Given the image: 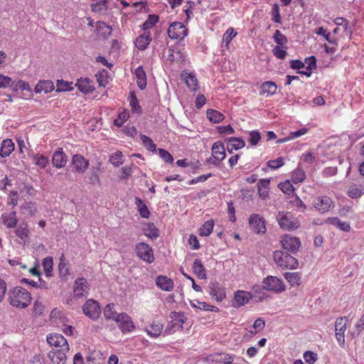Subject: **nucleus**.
Wrapping results in <instances>:
<instances>
[{"label":"nucleus","instance_id":"1","mask_svg":"<svg viewBox=\"0 0 364 364\" xmlns=\"http://www.w3.org/2000/svg\"><path fill=\"white\" fill-rule=\"evenodd\" d=\"M10 304L17 308L24 309L27 307L31 301L30 293L21 287H16L9 292Z\"/></svg>","mask_w":364,"mask_h":364},{"label":"nucleus","instance_id":"2","mask_svg":"<svg viewBox=\"0 0 364 364\" xmlns=\"http://www.w3.org/2000/svg\"><path fill=\"white\" fill-rule=\"evenodd\" d=\"M276 219L279 227L284 230H294L300 226V222L298 218H295L290 212L279 211Z\"/></svg>","mask_w":364,"mask_h":364},{"label":"nucleus","instance_id":"3","mask_svg":"<svg viewBox=\"0 0 364 364\" xmlns=\"http://www.w3.org/2000/svg\"><path fill=\"white\" fill-rule=\"evenodd\" d=\"M273 257L277 264L282 268L296 269L299 265L297 259L287 252L276 250Z\"/></svg>","mask_w":364,"mask_h":364},{"label":"nucleus","instance_id":"4","mask_svg":"<svg viewBox=\"0 0 364 364\" xmlns=\"http://www.w3.org/2000/svg\"><path fill=\"white\" fill-rule=\"evenodd\" d=\"M83 313L92 320H97L101 314L99 303L94 299H88L82 307Z\"/></svg>","mask_w":364,"mask_h":364},{"label":"nucleus","instance_id":"5","mask_svg":"<svg viewBox=\"0 0 364 364\" xmlns=\"http://www.w3.org/2000/svg\"><path fill=\"white\" fill-rule=\"evenodd\" d=\"M348 319L347 317L338 318L335 322L336 338L340 346L345 345V331H346Z\"/></svg>","mask_w":364,"mask_h":364},{"label":"nucleus","instance_id":"6","mask_svg":"<svg viewBox=\"0 0 364 364\" xmlns=\"http://www.w3.org/2000/svg\"><path fill=\"white\" fill-rule=\"evenodd\" d=\"M264 289L274 291L276 293L282 292L285 289V285L281 279L277 277L268 276L263 280Z\"/></svg>","mask_w":364,"mask_h":364},{"label":"nucleus","instance_id":"7","mask_svg":"<svg viewBox=\"0 0 364 364\" xmlns=\"http://www.w3.org/2000/svg\"><path fill=\"white\" fill-rule=\"evenodd\" d=\"M168 35L171 39H183L188 33L187 28L180 22L172 23L168 28Z\"/></svg>","mask_w":364,"mask_h":364},{"label":"nucleus","instance_id":"8","mask_svg":"<svg viewBox=\"0 0 364 364\" xmlns=\"http://www.w3.org/2000/svg\"><path fill=\"white\" fill-rule=\"evenodd\" d=\"M280 242L285 250L292 254H296L301 246L300 240L290 235H285L282 238Z\"/></svg>","mask_w":364,"mask_h":364},{"label":"nucleus","instance_id":"9","mask_svg":"<svg viewBox=\"0 0 364 364\" xmlns=\"http://www.w3.org/2000/svg\"><path fill=\"white\" fill-rule=\"evenodd\" d=\"M136 251L137 256L144 262L151 264L154 261L153 250L149 245L139 242L136 245Z\"/></svg>","mask_w":364,"mask_h":364},{"label":"nucleus","instance_id":"10","mask_svg":"<svg viewBox=\"0 0 364 364\" xmlns=\"http://www.w3.org/2000/svg\"><path fill=\"white\" fill-rule=\"evenodd\" d=\"M119 328L123 333H129L135 329V326L131 317L126 313H121L116 318Z\"/></svg>","mask_w":364,"mask_h":364},{"label":"nucleus","instance_id":"11","mask_svg":"<svg viewBox=\"0 0 364 364\" xmlns=\"http://www.w3.org/2000/svg\"><path fill=\"white\" fill-rule=\"evenodd\" d=\"M212 154L213 159H210L208 161L215 166H218L219 162L223 161L225 157L223 143L221 141L215 142L212 146Z\"/></svg>","mask_w":364,"mask_h":364},{"label":"nucleus","instance_id":"12","mask_svg":"<svg viewBox=\"0 0 364 364\" xmlns=\"http://www.w3.org/2000/svg\"><path fill=\"white\" fill-rule=\"evenodd\" d=\"M47 341L50 346H53L55 349H60L64 348L69 350V345L64 336L59 333H52L47 336Z\"/></svg>","mask_w":364,"mask_h":364},{"label":"nucleus","instance_id":"13","mask_svg":"<svg viewBox=\"0 0 364 364\" xmlns=\"http://www.w3.org/2000/svg\"><path fill=\"white\" fill-rule=\"evenodd\" d=\"M68 351L69 350H65L64 348L53 349L48 352V357L53 364H65Z\"/></svg>","mask_w":364,"mask_h":364},{"label":"nucleus","instance_id":"14","mask_svg":"<svg viewBox=\"0 0 364 364\" xmlns=\"http://www.w3.org/2000/svg\"><path fill=\"white\" fill-rule=\"evenodd\" d=\"M333 205V201L328 196H320L314 201V206L321 213L328 212Z\"/></svg>","mask_w":364,"mask_h":364},{"label":"nucleus","instance_id":"15","mask_svg":"<svg viewBox=\"0 0 364 364\" xmlns=\"http://www.w3.org/2000/svg\"><path fill=\"white\" fill-rule=\"evenodd\" d=\"M249 223L251 228L257 233L262 232L266 231V226L264 224V220L262 217L258 214H252L249 218Z\"/></svg>","mask_w":364,"mask_h":364},{"label":"nucleus","instance_id":"16","mask_svg":"<svg viewBox=\"0 0 364 364\" xmlns=\"http://www.w3.org/2000/svg\"><path fill=\"white\" fill-rule=\"evenodd\" d=\"M89 285L85 278L78 277L74 282V296L75 297H82L89 291Z\"/></svg>","mask_w":364,"mask_h":364},{"label":"nucleus","instance_id":"17","mask_svg":"<svg viewBox=\"0 0 364 364\" xmlns=\"http://www.w3.org/2000/svg\"><path fill=\"white\" fill-rule=\"evenodd\" d=\"M170 318L172 321L169 323L166 331H168L171 332L173 328L176 327V325L180 328H183V324L184 323L186 319L183 312L172 311L170 314Z\"/></svg>","mask_w":364,"mask_h":364},{"label":"nucleus","instance_id":"18","mask_svg":"<svg viewBox=\"0 0 364 364\" xmlns=\"http://www.w3.org/2000/svg\"><path fill=\"white\" fill-rule=\"evenodd\" d=\"M209 290L211 296L218 301H223L226 296L224 289L218 282H211L209 284Z\"/></svg>","mask_w":364,"mask_h":364},{"label":"nucleus","instance_id":"19","mask_svg":"<svg viewBox=\"0 0 364 364\" xmlns=\"http://www.w3.org/2000/svg\"><path fill=\"white\" fill-rule=\"evenodd\" d=\"M72 163L75 171L80 173H84L89 165L88 161L83 156L78 154L73 156Z\"/></svg>","mask_w":364,"mask_h":364},{"label":"nucleus","instance_id":"20","mask_svg":"<svg viewBox=\"0 0 364 364\" xmlns=\"http://www.w3.org/2000/svg\"><path fill=\"white\" fill-rule=\"evenodd\" d=\"M156 284L161 289L170 291L173 289V282L166 276L159 275L156 278Z\"/></svg>","mask_w":364,"mask_h":364},{"label":"nucleus","instance_id":"21","mask_svg":"<svg viewBox=\"0 0 364 364\" xmlns=\"http://www.w3.org/2000/svg\"><path fill=\"white\" fill-rule=\"evenodd\" d=\"M67 162V157L62 149H58L53 155L52 163L57 168L64 167Z\"/></svg>","mask_w":364,"mask_h":364},{"label":"nucleus","instance_id":"22","mask_svg":"<svg viewBox=\"0 0 364 364\" xmlns=\"http://www.w3.org/2000/svg\"><path fill=\"white\" fill-rule=\"evenodd\" d=\"M151 37L149 32H144V34L139 36L135 41L136 47L140 50H145L151 41Z\"/></svg>","mask_w":364,"mask_h":364},{"label":"nucleus","instance_id":"23","mask_svg":"<svg viewBox=\"0 0 364 364\" xmlns=\"http://www.w3.org/2000/svg\"><path fill=\"white\" fill-rule=\"evenodd\" d=\"M136 83L140 90H143L146 87V75L142 66H139L134 72Z\"/></svg>","mask_w":364,"mask_h":364},{"label":"nucleus","instance_id":"24","mask_svg":"<svg viewBox=\"0 0 364 364\" xmlns=\"http://www.w3.org/2000/svg\"><path fill=\"white\" fill-rule=\"evenodd\" d=\"M325 223L331 224L343 231L348 232L350 230V226L348 223L343 222L337 217L328 218L325 220Z\"/></svg>","mask_w":364,"mask_h":364},{"label":"nucleus","instance_id":"25","mask_svg":"<svg viewBox=\"0 0 364 364\" xmlns=\"http://www.w3.org/2000/svg\"><path fill=\"white\" fill-rule=\"evenodd\" d=\"M245 146V142L242 138L231 137L228 139L227 149L231 153L232 150H238Z\"/></svg>","mask_w":364,"mask_h":364},{"label":"nucleus","instance_id":"26","mask_svg":"<svg viewBox=\"0 0 364 364\" xmlns=\"http://www.w3.org/2000/svg\"><path fill=\"white\" fill-rule=\"evenodd\" d=\"M14 150V144L11 139H6L1 143L0 148V156L2 158L9 156L11 152Z\"/></svg>","mask_w":364,"mask_h":364},{"label":"nucleus","instance_id":"27","mask_svg":"<svg viewBox=\"0 0 364 364\" xmlns=\"http://www.w3.org/2000/svg\"><path fill=\"white\" fill-rule=\"evenodd\" d=\"M182 77L188 87L191 90H196L198 88V80L196 75L191 73H183Z\"/></svg>","mask_w":364,"mask_h":364},{"label":"nucleus","instance_id":"28","mask_svg":"<svg viewBox=\"0 0 364 364\" xmlns=\"http://www.w3.org/2000/svg\"><path fill=\"white\" fill-rule=\"evenodd\" d=\"M249 299L250 296L248 293L242 291H238L235 294L233 306L235 307L242 306L247 304L249 301Z\"/></svg>","mask_w":364,"mask_h":364},{"label":"nucleus","instance_id":"29","mask_svg":"<svg viewBox=\"0 0 364 364\" xmlns=\"http://www.w3.org/2000/svg\"><path fill=\"white\" fill-rule=\"evenodd\" d=\"M168 60L173 63H180L183 62L184 55L183 53L178 49H168Z\"/></svg>","mask_w":364,"mask_h":364},{"label":"nucleus","instance_id":"30","mask_svg":"<svg viewBox=\"0 0 364 364\" xmlns=\"http://www.w3.org/2000/svg\"><path fill=\"white\" fill-rule=\"evenodd\" d=\"M193 272L200 279H206V271L201 261L196 259L193 264Z\"/></svg>","mask_w":364,"mask_h":364},{"label":"nucleus","instance_id":"31","mask_svg":"<svg viewBox=\"0 0 364 364\" xmlns=\"http://www.w3.org/2000/svg\"><path fill=\"white\" fill-rule=\"evenodd\" d=\"M15 233L17 237L21 238L24 244L29 242V230L26 225H18L15 230Z\"/></svg>","mask_w":364,"mask_h":364},{"label":"nucleus","instance_id":"32","mask_svg":"<svg viewBox=\"0 0 364 364\" xmlns=\"http://www.w3.org/2000/svg\"><path fill=\"white\" fill-rule=\"evenodd\" d=\"M103 314L106 320H113L116 321V318L119 314L114 311V304L110 303L105 306Z\"/></svg>","mask_w":364,"mask_h":364},{"label":"nucleus","instance_id":"33","mask_svg":"<svg viewBox=\"0 0 364 364\" xmlns=\"http://www.w3.org/2000/svg\"><path fill=\"white\" fill-rule=\"evenodd\" d=\"M53 90H54V85L53 83L50 80H44L39 82L35 87V92L36 93L41 92L42 91H44L46 93H48L49 92H51Z\"/></svg>","mask_w":364,"mask_h":364},{"label":"nucleus","instance_id":"34","mask_svg":"<svg viewBox=\"0 0 364 364\" xmlns=\"http://www.w3.org/2000/svg\"><path fill=\"white\" fill-rule=\"evenodd\" d=\"M206 114L208 119L213 123H219L224 119V115L215 109H209L207 110Z\"/></svg>","mask_w":364,"mask_h":364},{"label":"nucleus","instance_id":"35","mask_svg":"<svg viewBox=\"0 0 364 364\" xmlns=\"http://www.w3.org/2000/svg\"><path fill=\"white\" fill-rule=\"evenodd\" d=\"M261 94H269L274 95L277 91V85L272 81H267L262 84L261 85Z\"/></svg>","mask_w":364,"mask_h":364},{"label":"nucleus","instance_id":"36","mask_svg":"<svg viewBox=\"0 0 364 364\" xmlns=\"http://www.w3.org/2000/svg\"><path fill=\"white\" fill-rule=\"evenodd\" d=\"M75 85L77 87L80 91L84 93H88L93 90L90 85V81L88 78L78 80Z\"/></svg>","mask_w":364,"mask_h":364},{"label":"nucleus","instance_id":"37","mask_svg":"<svg viewBox=\"0 0 364 364\" xmlns=\"http://www.w3.org/2000/svg\"><path fill=\"white\" fill-rule=\"evenodd\" d=\"M16 214V211H12L8 215H3L4 223L7 228H11L16 226L18 220Z\"/></svg>","mask_w":364,"mask_h":364},{"label":"nucleus","instance_id":"38","mask_svg":"<svg viewBox=\"0 0 364 364\" xmlns=\"http://www.w3.org/2000/svg\"><path fill=\"white\" fill-rule=\"evenodd\" d=\"M135 203L139 209L140 215L144 218H148L150 215V212L149 210L148 207L143 202V200L139 198L136 197Z\"/></svg>","mask_w":364,"mask_h":364},{"label":"nucleus","instance_id":"39","mask_svg":"<svg viewBox=\"0 0 364 364\" xmlns=\"http://www.w3.org/2000/svg\"><path fill=\"white\" fill-rule=\"evenodd\" d=\"M213 227L214 221L213 220L205 222L199 229V235L203 237L208 236L212 232Z\"/></svg>","mask_w":364,"mask_h":364},{"label":"nucleus","instance_id":"40","mask_svg":"<svg viewBox=\"0 0 364 364\" xmlns=\"http://www.w3.org/2000/svg\"><path fill=\"white\" fill-rule=\"evenodd\" d=\"M91 10L95 13H102L107 11L108 9L107 0H100L91 4Z\"/></svg>","mask_w":364,"mask_h":364},{"label":"nucleus","instance_id":"41","mask_svg":"<svg viewBox=\"0 0 364 364\" xmlns=\"http://www.w3.org/2000/svg\"><path fill=\"white\" fill-rule=\"evenodd\" d=\"M109 162L115 167H119L124 163L122 151H117L109 156Z\"/></svg>","mask_w":364,"mask_h":364},{"label":"nucleus","instance_id":"42","mask_svg":"<svg viewBox=\"0 0 364 364\" xmlns=\"http://www.w3.org/2000/svg\"><path fill=\"white\" fill-rule=\"evenodd\" d=\"M284 278L290 283L291 285H299L301 279L299 273L298 272H286L284 274Z\"/></svg>","mask_w":364,"mask_h":364},{"label":"nucleus","instance_id":"43","mask_svg":"<svg viewBox=\"0 0 364 364\" xmlns=\"http://www.w3.org/2000/svg\"><path fill=\"white\" fill-rule=\"evenodd\" d=\"M43 267L47 277L52 275L53 261L51 257H47L43 260Z\"/></svg>","mask_w":364,"mask_h":364},{"label":"nucleus","instance_id":"44","mask_svg":"<svg viewBox=\"0 0 364 364\" xmlns=\"http://www.w3.org/2000/svg\"><path fill=\"white\" fill-rule=\"evenodd\" d=\"M273 38L274 40V42L277 43V46H279V47L284 48L285 44L287 42V37L282 33V32L279 30H276Z\"/></svg>","mask_w":364,"mask_h":364},{"label":"nucleus","instance_id":"45","mask_svg":"<svg viewBox=\"0 0 364 364\" xmlns=\"http://www.w3.org/2000/svg\"><path fill=\"white\" fill-rule=\"evenodd\" d=\"M129 105L132 107V110L136 113L141 112V107L139 104V101L136 97V95L133 93H130V97H129Z\"/></svg>","mask_w":364,"mask_h":364},{"label":"nucleus","instance_id":"46","mask_svg":"<svg viewBox=\"0 0 364 364\" xmlns=\"http://www.w3.org/2000/svg\"><path fill=\"white\" fill-rule=\"evenodd\" d=\"M140 139L141 140L144 146L146 147V149L151 151H154L156 150V145L147 136L144 134H141Z\"/></svg>","mask_w":364,"mask_h":364},{"label":"nucleus","instance_id":"47","mask_svg":"<svg viewBox=\"0 0 364 364\" xmlns=\"http://www.w3.org/2000/svg\"><path fill=\"white\" fill-rule=\"evenodd\" d=\"M306 178L304 171L300 168H297L292 173L291 179L294 183L302 182Z\"/></svg>","mask_w":364,"mask_h":364},{"label":"nucleus","instance_id":"48","mask_svg":"<svg viewBox=\"0 0 364 364\" xmlns=\"http://www.w3.org/2000/svg\"><path fill=\"white\" fill-rule=\"evenodd\" d=\"M144 233L146 236L154 240L159 236V230L154 224H149L144 229Z\"/></svg>","mask_w":364,"mask_h":364},{"label":"nucleus","instance_id":"49","mask_svg":"<svg viewBox=\"0 0 364 364\" xmlns=\"http://www.w3.org/2000/svg\"><path fill=\"white\" fill-rule=\"evenodd\" d=\"M73 89V82H65L63 80L57 81L56 92L70 91Z\"/></svg>","mask_w":364,"mask_h":364},{"label":"nucleus","instance_id":"50","mask_svg":"<svg viewBox=\"0 0 364 364\" xmlns=\"http://www.w3.org/2000/svg\"><path fill=\"white\" fill-rule=\"evenodd\" d=\"M347 194L351 198H357L364 194V189L352 186L349 188Z\"/></svg>","mask_w":364,"mask_h":364},{"label":"nucleus","instance_id":"51","mask_svg":"<svg viewBox=\"0 0 364 364\" xmlns=\"http://www.w3.org/2000/svg\"><path fill=\"white\" fill-rule=\"evenodd\" d=\"M159 21V16L154 14L148 16V18L143 23V29L146 31V30L152 28Z\"/></svg>","mask_w":364,"mask_h":364},{"label":"nucleus","instance_id":"52","mask_svg":"<svg viewBox=\"0 0 364 364\" xmlns=\"http://www.w3.org/2000/svg\"><path fill=\"white\" fill-rule=\"evenodd\" d=\"M162 330V325L160 323L153 324L150 327V330L146 329L148 335L153 338H157L160 336Z\"/></svg>","mask_w":364,"mask_h":364},{"label":"nucleus","instance_id":"53","mask_svg":"<svg viewBox=\"0 0 364 364\" xmlns=\"http://www.w3.org/2000/svg\"><path fill=\"white\" fill-rule=\"evenodd\" d=\"M237 36V32L235 31L233 28H229L225 32L223 36V42L225 43L226 46L231 42L233 38Z\"/></svg>","mask_w":364,"mask_h":364},{"label":"nucleus","instance_id":"54","mask_svg":"<svg viewBox=\"0 0 364 364\" xmlns=\"http://www.w3.org/2000/svg\"><path fill=\"white\" fill-rule=\"evenodd\" d=\"M58 269L60 276L66 277L69 273V269L67 267L66 263L65 262V256L63 254L60 258V262L58 264Z\"/></svg>","mask_w":364,"mask_h":364},{"label":"nucleus","instance_id":"55","mask_svg":"<svg viewBox=\"0 0 364 364\" xmlns=\"http://www.w3.org/2000/svg\"><path fill=\"white\" fill-rule=\"evenodd\" d=\"M261 139V135L259 131L253 130L249 132L248 141L252 146H256Z\"/></svg>","mask_w":364,"mask_h":364},{"label":"nucleus","instance_id":"56","mask_svg":"<svg viewBox=\"0 0 364 364\" xmlns=\"http://www.w3.org/2000/svg\"><path fill=\"white\" fill-rule=\"evenodd\" d=\"M97 28L101 31L102 35L106 38L111 35L112 28L107 26L105 22L98 21L97 22Z\"/></svg>","mask_w":364,"mask_h":364},{"label":"nucleus","instance_id":"57","mask_svg":"<svg viewBox=\"0 0 364 364\" xmlns=\"http://www.w3.org/2000/svg\"><path fill=\"white\" fill-rule=\"evenodd\" d=\"M364 330V314L359 319L358 323L355 326V330L351 333L353 338L358 337L361 331Z\"/></svg>","mask_w":364,"mask_h":364},{"label":"nucleus","instance_id":"58","mask_svg":"<svg viewBox=\"0 0 364 364\" xmlns=\"http://www.w3.org/2000/svg\"><path fill=\"white\" fill-rule=\"evenodd\" d=\"M33 161L35 164L41 168H44L48 164L49 160L47 156L43 155L37 154L33 156Z\"/></svg>","mask_w":364,"mask_h":364},{"label":"nucleus","instance_id":"59","mask_svg":"<svg viewBox=\"0 0 364 364\" xmlns=\"http://www.w3.org/2000/svg\"><path fill=\"white\" fill-rule=\"evenodd\" d=\"M317 34L325 37L326 40L331 44L336 45L337 43L336 39L335 38H331L330 33L327 32L326 30L323 27H320L318 28Z\"/></svg>","mask_w":364,"mask_h":364},{"label":"nucleus","instance_id":"60","mask_svg":"<svg viewBox=\"0 0 364 364\" xmlns=\"http://www.w3.org/2000/svg\"><path fill=\"white\" fill-rule=\"evenodd\" d=\"M158 153L160 157L166 163L172 164L173 162V158L171 154L164 149H158Z\"/></svg>","mask_w":364,"mask_h":364},{"label":"nucleus","instance_id":"61","mask_svg":"<svg viewBox=\"0 0 364 364\" xmlns=\"http://www.w3.org/2000/svg\"><path fill=\"white\" fill-rule=\"evenodd\" d=\"M287 47L282 48L279 46H277L272 50V53L274 56H276L279 59H284L287 55Z\"/></svg>","mask_w":364,"mask_h":364},{"label":"nucleus","instance_id":"62","mask_svg":"<svg viewBox=\"0 0 364 364\" xmlns=\"http://www.w3.org/2000/svg\"><path fill=\"white\" fill-rule=\"evenodd\" d=\"M284 164V157H279L274 160H270L267 162V166L272 169H277Z\"/></svg>","mask_w":364,"mask_h":364},{"label":"nucleus","instance_id":"63","mask_svg":"<svg viewBox=\"0 0 364 364\" xmlns=\"http://www.w3.org/2000/svg\"><path fill=\"white\" fill-rule=\"evenodd\" d=\"M11 87L14 90H16V91H17L18 90H30L29 85L23 80H19L16 82H12L11 85Z\"/></svg>","mask_w":364,"mask_h":364},{"label":"nucleus","instance_id":"64","mask_svg":"<svg viewBox=\"0 0 364 364\" xmlns=\"http://www.w3.org/2000/svg\"><path fill=\"white\" fill-rule=\"evenodd\" d=\"M279 188L284 193H292L294 190L293 185L289 181H286L283 183H280L279 184Z\"/></svg>","mask_w":364,"mask_h":364}]
</instances>
